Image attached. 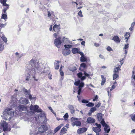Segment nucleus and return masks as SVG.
<instances>
[{
    "label": "nucleus",
    "instance_id": "obj_21",
    "mask_svg": "<svg viewBox=\"0 0 135 135\" xmlns=\"http://www.w3.org/2000/svg\"><path fill=\"white\" fill-rule=\"evenodd\" d=\"M92 129L95 132L96 134L99 133V132H100L101 131V128H99L94 127H93Z\"/></svg>",
    "mask_w": 135,
    "mask_h": 135
},
{
    "label": "nucleus",
    "instance_id": "obj_63",
    "mask_svg": "<svg viewBox=\"0 0 135 135\" xmlns=\"http://www.w3.org/2000/svg\"><path fill=\"white\" fill-rule=\"evenodd\" d=\"M60 75L62 76H63L64 75L63 72L62 71V70L60 71Z\"/></svg>",
    "mask_w": 135,
    "mask_h": 135
},
{
    "label": "nucleus",
    "instance_id": "obj_53",
    "mask_svg": "<svg viewBox=\"0 0 135 135\" xmlns=\"http://www.w3.org/2000/svg\"><path fill=\"white\" fill-rule=\"evenodd\" d=\"M48 108H49V109L51 111L52 113H53V114H54L55 115H56V114L53 111V110H52V108H51V107H48Z\"/></svg>",
    "mask_w": 135,
    "mask_h": 135
},
{
    "label": "nucleus",
    "instance_id": "obj_64",
    "mask_svg": "<svg viewBox=\"0 0 135 135\" xmlns=\"http://www.w3.org/2000/svg\"><path fill=\"white\" fill-rule=\"evenodd\" d=\"M101 103H99L97 105H95V107L97 108L99 107Z\"/></svg>",
    "mask_w": 135,
    "mask_h": 135
},
{
    "label": "nucleus",
    "instance_id": "obj_45",
    "mask_svg": "<svg viewBox=\"0 0 135 135\" xmlns=\"http://www.w3.org/2000/svg\"><path fill=\"white\" fill-rule=\"evenodd\" d=\"M129 44H125L123 48V49H128L129 47Z\"/></svg>",
    "mask_w": 135,
    "mask_h": 135
},
{
    "label": "nucleus",
    "instance_id": "obj_27",
    "mask_svg": "<svg viewBox=\"0 0 135 135\" xmlns=\"http://www.w3.org/2000/svg\"><path fill=\"white\" fill-rule=\"evenodd\" d=\"M113 40L115 42H119L120 40L119 37L118 36H115L113 38Z\"/></svg>",
    "mask_w": 135,
    "mask_h": 135
},
{
    "label": "nucleus",
    "instance_id": "obj_31",
    "mask_svg": "<svg viewBox=\"0 0 135 135\" xmlns=\"http://www.w3.org/2000/svg\"><path fill=\"white\" fill-rule=\"evenodd\" d=\"M72 3L73 4H74V3L76 4V7L77 6V5H78L79 4H81V1H78V0H77L76 2H74L73 1H72Z\"/></svg>",
    "mask_w": 135,
    "mask_h": 135
},
{
    "label": "nucleus",
    "instance_id": "obj_49",
    "mask_svg": "<svg viewBox=\"0 0 135 135\" xmlns=\"http://www.w3.org/2000/svg\"><path fill=\"white\" fill-rule=\"evenodd\" d=\"M80 83V81L79 80L77 81H75L74 83V84L76 86H78L79 85Z\"/></svg>",
    "mask_w": 135,
    "mask_h": 135
},
{
    "label": "nucleus",
    "instance_id": "obj_56",
    "mask_svg": "<svg viewBox=\"0 0 135 135\" xmlns=\"http://www.w3.org/2000/svg\"><path fill=\"white\" fill-rule=\"evenodd\" d=\"M95 125L97 127V128H101V125L100 124H98L97 123H95Z\"/></svg>",
    "mask_w": 135,
    "mask_h": 135
},
{
    "label": "nucleus",
    "instance_id": "obj_46",
    "mask_svg": "<svg viewBox=\"0 0 135 135\" xmlns=\"http://www.w3.org/2000/svg\"><path fill=\"white\" fill-rule=\"evenodd\" d=\"M29 98L30 100L35 99V97H33L31 94H29Z\"/></svg>",
    "mask_w": 135,
    "mask_h": 135
},
{
    "label": "nucleus",
    "instance_id": "obj_42",
    "mask_svg": "<svg viewBox=\"0 0 135 135\" xmlns=\"http://www.w3.org/2000/svg\"><path fill=\"white\" fill-rule=\"evenodd\" d=\"M96 108L95 107H94L91 108L90 110V112L92 113L93 112L95 111L96 110Z\"/></svg>",
    "mask_w": 135,
    "mask_h": 135
},
{
    "label": "nucleus",
    "instance_id": "obj_57",
    "mask_svg": "<svg viewBox=\"0 0 135 135\" xmlns=\"http://www.w3.org/2000/svg\"><path fill=\"white\" fill-rule=\"evenodd\" d=\"M115 86L114 85H113L112 87L110 89V91H112L113 89H115Z\"/></svg>",
    "mask_w": 135,
    "mask_h": 135
},
{
    "label": "nucleus",
    "instance_id": "obj_58",
    "mask_svg": "<svg viewBox=\"0 0 135 135\" xmlns=\"http://www.w3.org/2000/svg\"><path fill=\"white\" fill-rule=\"evenodd\" d=\"M118 70H118L117 68H115L113 72L114 73H116L118 72Z\"/></svg>",
    "mask_w": 135,
    "mask_h": 135
},
{
    "label": "nucleus",
    "instance_id": "obj_36",
    "mask_svg": "<svg viewBox=\"0 0 135 135\" xmlns=\"http://www.w3.org/2000/svg\"><path fill=\"white\" fill-rule=\"evenodd\" d=\"M131 119L134 122H135V114H131L130 115Z\"/></svg>",
    "mask_w": 135,
    "mask_h": 135
},
{
    "label": "nucleus",
    "instance_id": "obj_20",
    "mask_svg": "<svg viewBox=\"0 0 135 135\" xmlns=\"http://www.w3.org/2000/svg\"><path fill=\"white\" fill-rule=\"evenodd\" d=\"M27 108L24 105H20L19 107V109L20 111L27 110Z\"/></svg>",
    "mask_w": 135,
    "mask_h": 135
},
{
    "label": "nucleus",
    "instance_id": "obj_59",
    "mask_svg": "<svg viewBox=\"0 0 135 135\" xmlns=\"http://www.w3.org/2000/svg\"><path fill=\"white\" fill-rule=\"evenodd\" d=\"M99 57L102 59H105L104 56L100 54L99 55Z\"/></svg>",
    "mask_w": 135,
    "mask_h": 135
},
{
    "label": "nucleus",
    "instance_id": "obj_41",
    "mask_svg": "<svg viewBox=\"0 0 135 135\" xmlns=\"http://www.w3.org/2000/svg\"><path fill=\"white\" fill-rule=\"evenodd\" d=\"M2 38L3 40L5 42H6L7 41V38L4 35L2 36L1 37Z\"/></svg>",
    "mask_w": 135,
    "mask_h": 135
},
{
    "label": "nucleus",
    "instance_id": "obj_23",
    "mask_svg": "<svg viewBox=\"0 0 135 135\" xmlns=\"http://www.w3.org/2000/svg\"><path fill=\"white\" fill-rule=\"evenodd\" d=\"M63 126V124H61L57 127H56L54 130V134H55L57 131H58L61 128V127Z\"/></svg>",
    "mask_w": 135,
    "mask_h": 135
},
{
    "label": "nucleus",
    "instance_id": "obj_33",
    "mask_svg": "<svg viewBox=\"0 0 135 135\" xmlns=\"http://www.w3.org/2000/svg\"><path fill=\"white\" fill-rule=\"evenodd\" d=\"M54 12L52 11H47V16L49 17H50L51 15H53Z\"/></svg>",
    "mask_w": 135,
    "mask_h": 135
},
{
    "label": "nucleus",
    "instance_id": "obj_24",
    "mask_svg": "<svg viewBox=\"0 0 135 135\" xmlns=\"http://www.w3.org/2000/svg\"><path fill=\"white\" fill-rule=\"evenodd\" d=\"M123 59H122V60L120 61V65L119 64H118L117 66L115 68H117L118 70H120V68L122 66V65L123 64Z\"/></svg>",
    "mask_w": 135,
    "mask_h": 135
},
{
    "label": "nucleus",
    "instance_id": "obj_4",
    "mask_svg": "<svg viewBox=\"0 0 135 135\" xmlns=\"http://www.w3.org/2000/svg\"><path fill=\"white\" fill-rule=\"evenodd\" d=\"M1 129H2L4 132L10 131V129L8 128L7 123L5 121H3L0 123Z\"/></svg>",
    "mask_w": 135,
    "mask_h": 135
},
{
    "label": "nucleus",
    "instance_id": "obj_8",
    "mask_svg": "<svg viewBox=\"0 0 135 135\" xmlns=\"http://www.w3.org/2000/svg\"><path fill=\"white\" fill-rule=\"evenodd\" d=\"M47 129L48 128L46 126L42 125L38 128V130L39 132L42 133L46 131Z\"/></svg>",
    "mask_w": 135,
    "mask_h": 135
},
{
    "label": "nucleus",
    "instance_id": "obj_14",
    "mask_svg": "<svg viewBox=\"0 0 135 135\" xmlns=\"http://www.w3.org/2000/svg\"><path fill=\"white\" fill-rule=\"evenodd\" d=\"M62 43L64 44H69L70 43V41L69 39L65 37H63L61 40Z\"/></svg>",
    "mask_w": 135,
    "mask_h": 135
},
{
    "label": "nucleus",
    "instance_id": "obj_44",
    "mask_svg": "<svg viewBox=\"0 0 135 135\" xmlns=\"http://www.w3.org/2000/svg\"><path fill=\"white\" fill-rule=\"evenodd\" d=\"M55 134H54V133H53L52 131H50L48 132L47 135H54Z\"/></svg>",
    "mask_w": 135,
    "mask_h": 135
},
{
    "label": "nucleus",
    "instance_id": "obj_55",
    "mask_svg": "<svg viewBox=\"0 0 135 135\" xmlns=\"http://www.w3.org/2000/svg\"><path fill=\"white\" fill-rule=\"evenodd\" d=\"M105 79H103V80H102L101 83V85H103L105 83Z\"/></svg>",
    "mask_w": 135,
    "mask_h": 135
},
{
    "label": "nucleus",
    "instance_id": "obj_11",
    "mask_svg": "<svg viewBox=\"0 0 135 135\" xmlns=\"http://www.w3.org/2000/svg\"><path fill=\"white\" fill-rule=\"evenodd\" d=\"M43 67V66L41 65L40 62V64L39 65H38V66L36 67L35 68V73L37 71L38 72H41L42 73V68Z\"/></svg>",
    "mask_w": 135,
    "mask_h": 135
},
{
    "label": "nucleus",
    "instance_id": "obj_34",
    "mask_svg": "<svg viewBox=\"0 0 135 135\" xmlns=\"http://www.w3.org/2000/svg\"><path fill=\"white\" fill-rule=\"evenodd\" d=\"M113 80H114L119 77L118 75L116 73H114L113 75Z\"/></svg>",
    "mask_w": 135,
    "mask_h": 135
},
{
    "label": "nucleus",
    "instance_id": "obj_25",
    "mask_svg": "<svg viewBox=\"0 0 135 135\" xmlns=\"http://www.w3.org/2000/svg\"><path fill=\"white\" fill-rule=\"evenodd\" d=\"M67 130L64 127H63L61 129L60 132V134H63L66 132Z\"/></svg>",
    "mask_w": 135,
    "mask_h": 135
},
{
    "label": "nucleus",
    "instance_id": "obj_51",
    "mask_svg": "<svg viewBox=\"0 0 135 135\" xmlns=\"http://www.w3.org/2000/svg\"><path fill=\"white\" fill-rule=\"evenodd\" d=\"M107 50L109 51H113V50L109 46H108L107 48Z\"/></svg>",
    "mask_w": 135,
    "mask_h": 135
},
{
    "label": "nucleus",
    "instance_id": "obj_13",
    "mask_svg": "<svg viewBox=\"0 0 135 135\" xmlns=\"http://www.w3.org/2000/svg\"><path fill=\"white\" fill-rule=\"evenodd\" d=\"M103 117V115L101 113H99L97 114V118L101 124L102 121H104Z\"/></svg>",
    "mask_w": 135,
    "mask_h": 135
},
{
    "label": "nucleus",
    "instance_id": "obj_18",
    "mask_svg": "<svg viewBox=\"0 0 135 135\" xmlns=\"http://www.w3.org/2000/svg\"><path fill=\"white\" fill-rule=\"evenodd\" d=\"M68 107L69 108L70 112L71 114H73L75 113L74 109L72 105H69Z\"/></svg>",
    "mask_w": 135,
    "mask_h": 135
},
{
    "label": "nucleus",
    "instance_id": "obj_19",
    "mask_svg": "<svg viewBox=\"0 0 135 135\" xmlns=\"http://www.w3.org/2000/svg\"><path fill=\"white\" fill-rule=\"evenodd\" d=\"M95 120L94 119L90 117L88 118L86 120L87 123H93L95 122Z\"/></svg>",
    "mask_w": 135,
    "mask_h": 135
},
{
    "label": "nucleus",
    "instance_id": "obj_1",
    "mask_svg": "<svg viewBox=\"0 0 135 135\" xmlns=\"http://www.w3.org/2000/svg\"><path fill=\"white\" fill-rule=\"evenodd\" d=\"M40 64V62L39 60L36 59H33L30 61L29 65H27L26 66L27 70L26 73L28 75L26 79V80L28 81L31 76L35 80H38L37 79H35L34 75L35 74V68L36 67L38 66V65H39Z\"/></svg>",
    "mask_w": 135,
    "mask_h": 135
},
{
    "label": "nucleus",
    "instance_id": "obj_26",
    "mask_svg": "<svg viewBox=\"0 0 135 135\" xmlns=\"http://www.w3.org/2000/svg\"><path fill=\"white\" fill-rule=\"evenodd\" d=\"M72 52L74 54L76 53L79 54V52H81L79 51V49L76 48L73 49L72 50Z\"/></svg>",
    "mask_w": 135,
    "mask_h": 135
},
{
    "label": "nucleus",
    "instance_id": "obj_61",
    "mask_svg": "<svg viewBox=\"0 0 135 135\" xmlns=\"http://www.w3.org/2000/svg\"><path fill=\"white\" fill-rule=\"evenodd\" d=\"M98 97L97 95H96L94 99H93V101H97V99H98Z\"/></svg>",
    "mask_w": 135,
    "mask_h": 135
},
{
    "label": "nucleus",
    "instance_id": "obj_30",
    "mask_svg": "<svg viewBox=\"0 0 135 135\" xmlns=\"http://www.w3.org/2000/svg\"><path fill=\"white\" fill-rule=\"evenodd\" d=\"M23 91L24 92L25 94L26 95H29V94H30V90H27L26 89H24Z\"/></svg>",
    "mask_w": 135,
    "mask_h": 135
},
{
    "label": "nucleus",
    "instance_id": "obj_50",
    "mask_svg": "<svg viewBox=\"0 0 135 135\" xmlns=\"http://www.w3.org/2000/svg\"><path fill=\"white\" fill-rule=\"evenodd\" d=\"M7 0H0V2L3 5L4 4L6 3Z\"/></svg>",
    "mask_w": 135,
    "mask_h": 135
},
{
    "label": "nucleus",
    "instance_id": "obj_2",
    "mask_svg": "<svg viewBox=\"0 0 135 135\" xmlns=\"http://www.w3.org/2000/svg\"><path fill=\"white\" fill-rule=\"evenodd\" d=\"M11 109L8 108L5 110L3 112V115H1V117L3 119L7 120H10L11 118L14 115V111H10Z\"/></svg>",
    "mask_w": 135,
    "mask_h": 135
},
{
    "label": "nucleus",
    "instance_id": "obj_15",
    "mask_svg": "<svg viewBox=\"0 0 135 135\" xmlns=\"http://www.w3.org/2000/svg\"><path fill=\"white\" fill-rule=\"evenodd\" d=\"M79 54L81 55L80 61L81 62H85L87 61V59L86 57H85L84 54L82 52H80Z\"/></svg>",
    "mask_w": 135,
    "mask_h": 135
},
{
    "label": "nucleus",
    "instance_id": "obj_62",
    "mask_svg": "<svg viewBox=\"0 0 135 135\" xmlns=\"http://www.w3.org/2000/svg\"><path fill=\"white\" fill-rule=\"evenodd\" d=\"M49 72V71L47 70H43L42 71V73H47Z\"/></svg>",
    "mask_w": 135,
    "mask_h": 135
},
{
    "label": "nucleus",
    "instance_id": "obj_39",
    "mask_svg": "<svg viewBox=\"0 0 135 135\" xmlns=\"http://www.w3.org/2000/svg\"><path fill=\"white\" fill-rule=\"evenodd\" d=\"M94 103L89 102L88 104H87L86 105L88 107H93L94 106Z\"/></svg>",
    "mask_w": 135,
    "mask_h": 135
},
{
    "label": "nucleus",
    "instance_id": "obj_52",
    "mask_svg": "<svg viewBox=\"0 0 135 135\" xmlns=\"http://www.w3.org/2000/svg\"><path fill=\"white\" fill-rule=\"evenodd\" d=\"M2 17L3 18L6 19L7 18V16L5 14H3L2 15Z\"/></svg>",
    "mask_w": 135,
    "mask_h": 135
},
{
    "label": "nucleus",
    "instance_id": "obj_54",
    "mask_svg": "<svg viewBox=\"0 0 135 135\" xmlns=\"http://www.w3.org/2000/svg\"><path fill=\"white\" fill-rule=\"evenodd\" d=\"M81 102L82 103H88V101L84 99H83L82 100Z\"/></svg>",
    "mask_w": 135,
    "mask_h": 135
},
{
    "label": "nucleus",
    "instance_id": "obj_29",
    "mask_svg": "<svg viewBox=\"0 0 135 135\" xmlns=\"http://www.w3.org/2000/svg\"><path fill=\"white\" fill-rule=\"evenodd\" d=\"M3 5L6 7V8H4L3 10L4 13H5L7 9L9 8V6L8 4H6V3Z\"/></svg>",
    "mask_w": 135,
    "mask_h": 135
},
{
    "label": "nucleus",
    "instance_id": "obj_60",
    "mask_svg": "<svg viewBox=\"0 0 135 135\" xmlns=\"http://www.w3.org/2000/svg\"><path fill=\"white\" fill-rule=\"evenodd\" d=\"M51 76V74L49 73L48 74V78L50 80L52 79Z\"/></svg>",
    "mask_w": 135,
    "mask_h": 135
},
{
    "label": "nucleus",
    "instance_id": "obj_5",
    "mask_svg": "<svg viewBox=\"0 0 135 135\" xmlns=\"http://www.w3.org/2000/svg\"><path fill=\"white\" fill-rule=\"evenodd\" d=\"M78 120V119L77 118L72 117L71 118L70 121L72 123L71 125L73 127L75 126H81V122L79 121H76Z\"/></svg>",
    "mask_w": 135,
    "mask_h": 135
},
{
    "label": "nucleus",
    "instance_id": "obj_37",
    "mask_svg": "<svg viewBox=\"0 0 135 135\" xmlns=\"http://www.w3.org/2000/svg\"><path fill=\"white\" fill-rule=\"evenodd\" d=\"M4 49V45L1 44H0V53Z\"/></svg>",
    "mask_w": 135,
    "mask_h": 135
},
{
    "label": "nucleus",
    "instance_id": "obj_9",
    "mask_svg": "<svg viewBox=\"0 0 135 135\" xmlns=\"http://www.w3.org/2000/svg\"><path fill=\"white\" fill-rule=\"evenodd\" d=\"M53 29L55 32H56L57 34H59V32L60 31V25H57L56 24L54 25L53 27Z\"/></svg>",
    "mask_w": 135,
    "mask_h": 135
},
{
    "label": "nucleus",
    "instance_id": "obj_22",
    "mask_svg": "<svg viewBox=\"0 0 135 135\" xmlns=\"http://www.w3.org/2000/svg\"><path fill=\"white\" fill-rule=\"evenodd\" d=\"M77 75L79 78H80L82 80H83L85 79V76H82L83 73L81 72H79L77 74Z\"/></svg>",
    "mask_w": 135,
    "mask_h": 135
},
{
    "label": "nucleus",
    "instance_id": "obj_28",
    "mask_svg": "<svg viewBox=\"0 0 135 135\" xmlns=\"http://www.w3.org/2000/svg\"><path fill=\"white\" fill-rule=\"evenodd\" d=\"M59 61H57L56 62H55V69L57 70L58 69L59 67Z\"/></svg>",
    "mask_w": 135,
    "mask_h": 135
},
{
    "label": "nucleus",
    "instance_id": "obj_40",
    "mask_svg": "<svg viewBox=\"0 0 135 135\" xmlns=\"http://www.w3.org/2000/svg\"><path fill=\"white\" fill-rule=\"evenodd\" d=\"M130 36L129 33V32H127L124 36L125 38L126 39H128Z\"/></svg>",
    "mask_w": 135,
    "mask_h": 135
},
{
    "label": "nucleus",
    "instance_id": "obj_12",
    "mask_svg": "<svg viewBox=\"0 0 135 135\" xmlns=\"http://www.w3.org/2000/svg\"><path fill=\"white\" fill-rule=\"evenodd\" d=\"M37 115H38V118H42L45 117V114L44 113L42 112V110L41 109H38V110Z\"/></svg>",
    "mask_w": 135,
    "mask_h": 135
},
{
    "label": "nucleus",
    "instance_id": "obj_7",
    "mask_svg": "<svg viewBox=\"0 0 135 135\" xmlns=\"http://www.w3.org/2000/svg\"><path fill=\"white\" fill-rule=\"evenodd\" d=\"M101 124H102L103 127H105L104 129L105 131L107 133H109L110 131V129L109 126L107 125L105 123V121L103 120Z\"/></svg>",
    "mask_w": 135,
    "mask_h": 135
},
{
    "label": "nucleus",
    "instance_id": "obj_10",
    "mask_svg": "<svg viewBox=\"0 0 135 135\" xmlns=\"http://www.w3.org/2000/svg\"><path fill=\"white\" fill-rule=\"evenodd\" d=\"M19 102L21 104L24 105L26 104L29 102L28 99L23 98H21L19 100Z\"/></svg>",
    "mask_w": 135,
    "mask_h": 135
},
{
    "label": "nucleus",
    "instance_id": "obj_16",
    "mask_svg": "<svg viewBox=\"0 0 135 135\" xmlns=\"http://www.w3.org/2000/svg\"><path fill=\"white\" fill-rule=\"evenodd\" d=\"M87 130V128L85 127L82 128L78 129L77 133L78 134H80L85 132Z\"/></svg>",
    "mask_w": 135,
    "mask_h": 135
},
{
    "label": "nucleus",
    "instance_id": "obj_6",
    "mask_svg": "<svg viewBox=\"0 0 135 135\" xmlns=\"http://www.w3.org/2000/svg\"><path fill=\"white\" fill-rule=\"evenodd\" d=\"M61 37H59L58 38H56L54 40L55 45L59 48L60 47V45L62 43L61 41Z\"/></svg>",
    "mask_w": 135,
    "mask_h": 135
},
{
    "label": "nucleus",
    "instance_id": "obj_32",
    "mask_svg": "<svg viewBox=\"0 0 135 135\" xmlns=\"http://www.w3.org/2000/svg\"><path fill=\"white\" fill-rule=\"evenodd\" d=\"M84 74L85 75V77H89L90 76H92L93 75V73H90V74H88L85 71H84Z\"/></svg>",
    "mask_w": 135,
    "mask_h": 135
},
{
    "label": "nucleus",
    "instance_id": "obj_43",
    "mask_svg": "<svg viewBox=\"0 0 135 135\" xmlns=\"http://www.w3.org/2000/svg\"><path fill=\"white\" fill-rule=\"evenodd\" d=\"M79 84V85L78 86V88H81L84 86V84L83 82H82L81 83H80Z\"/></svg>",
    "mask_w": 135,
    "mask_h": 135
},
{
    "label": "nucleus",
    "instance_id": "obj_47",
    "mask_svg": "<svg viewBox=\"0 0 135 135\" xmlns=\"http://www.w3.org/2000/svg\"><path fill=\"white\" fill-rule=\"evenodd\" d=\"M80 66L81 67H83V68H85L86 67V65L85 63H83L80 64Z\"/></svg>",
    "mask_w": 135,
    "mask_h": 135
},
{
    "label": "nucleus",
    "instance_id": "obj_38",
    "mask_svg": "<svg viewBox=\"0 0 135 135\" xmlns=\"http://www.w3.org/2000/svg\"><path fill=\"white\" fill-rule=\"evenodd\" d=\"M64 118L65 120H66L68 118V114L67 113H66L64 116Z\"/></svg>",
    "mask_w": 135,
    "mask_h": 135
},
{
    "label": "nucleus",
    "instance_id": "obj_17",
    "mask_svg": "<svg viewBox=\"0 0 135 135\" xmlns=\"http://www.w3.org/2000/svg\"><path fill=\"white\" fill-rule=\"evenodd\" d=\"M38 106L37 105H31L30 106V109L31 110H33L37 112L38 110Z\"/></svg>",
    "mask_w": 135,
    "mask_h": 135
},
{
    "label": "nucleus",
    "instance_id": "obj_3",
    "mask_svg": "<svg viewBox=\"0 0 135 135\" xmlns=\"http://www.w3.org/2000/svg\"><path fill=\"white\" fill-rule=\"evenodd\" d=\"M64 46L65 49L62 50V54L65 56L67 55L70 54L71 51L69 48H71L73 47V46L70 45H65Z\"/></svg>",
    "mask_w": 135,
    "mask_h": 135
},
{
    "label": "nucleus",
    "instance_id": "obj_35",
    "mask_svg": "<svg viewBox=\"0 0 135 135\" xmlns=\"http://www.w3.org/2000/svg\"><path fill=\"white\" fill-rule=\"evenodd\" d=\"M132 75L131 77L132 79H133L135 81V71L133 70L132 72Z\"/></svg>",
    "mask_w": 135,
    "mask_h": 135
},
{
    "label": "nucleus",
    "instance_id": "obj_48",
    "mask_svg": "<svg viewBox=\"0 0 135 135\" xmlns=\"http://www.w3.org/2000/svg\"><path fill=\"white\" fill-rule=\"evenodd\" d=\"M78 15L80 17H83V15L82 14V12L81 11H80L78 13Z\"/></svg>",
    "mask_w": 135,
    "mask_h": 135
}]
</instances>
